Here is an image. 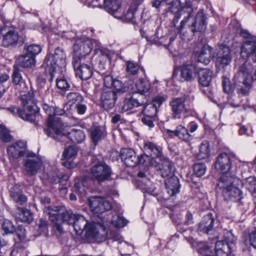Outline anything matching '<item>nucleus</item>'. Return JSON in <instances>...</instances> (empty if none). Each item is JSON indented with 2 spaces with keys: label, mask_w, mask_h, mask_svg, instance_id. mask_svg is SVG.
Returning a JSON list of instances; mask_svg holds the SVG:
<instances>
[{
  "label": "nucleus",
  "mask_w": 256,
  "mask_h": 256,
  "mask_svg": "<svg viewBox=\"0 0 256 256\" xmlns=\"http://www.w3.org/2000/svg\"><path fill=\"white\" fill-rule=\"evenodd\" d=\"M254 80H256V66L254 67L250 62H245L240 65L234 78L238 92L242 96L248 94Z\"/></svg>",
  "instance_id": "obj_1"
},
{
  "label": "nucleus",
  "mask_w": 256,
  "mask_h": 256,
  "mask_svg": "<svg viewBox=\"0 0 256 256\" xmlns=\"http://www.w3.org/2000/svg\"><path fill=\"white\" fill-rule=\"evenodd\" d=\"M50 218L54 224V228L59 234L63 232L62 222L68 224H74L78 214H74L70 210H66L64 208L58 206L50 207L48 209Z\"/></svg>",
  "instance_id": "obj_2"
},
{
  "label": "nucleus",
  "mask_w": 256,
  "mask_h": 256,
  "mask_svg": "<svg viewBox=\"0 0 256 256\" xmlns=\"http://www.w3.org/2000/svg\"><path fill=\"white\" fill-rule=\"evenodd\" d=\"M236 180V178L230 174L223 175L220 178L217 184L218 192H222L226 199L238 201L241 198V192L234 184Z\"/></svg>",
  "instance_id": "obj_3"
},
{
  "label": "nucleus",
  "mask_w": 256,
  "mask_h": 256,
  "mask_svg": "<svg viewBox=\"0 0 256 256\" xmlns=\"http://www.w3.org/2000/svg\"><path fill=\"white\" fill-rule=\"evenodd\" d=\"M66 58V56L63 50L58 48L56 49L54 54L46 56L42 66L52 78L56 66L60 67L65 66Z\"/></svg>",
  "instance_id": "obj_4"
},
{
  "label": "nucleus",
  "mask_w": 256,
  "mask_h": 256,
  "mask_svg": "<svg viewBox=\"0 0 256 256\" xmlns=\"http://www.w3.org/2000/svg\"><path fill=\"white\" fill-rule=\"evenodd\" d=\"M121 158L124 164L128 167H134L139 162L144 164L146 161L150 160V164L156 166L158 163L154 158H150L146 155H142L140 157L136 156L135 152L130 148H122L121 150Z\"/></svg>",
  "instance_id": "obj_5"
},
{
  "label": "nucleus",
  "mask_w": 256,
  "mask_h": 256,
  "mask_svg": "<svg viewBox=\"0 0 256 256\" xmlns=\"http://www.w3.org/2000/svg\"><path fill=\"white\" fill-rule=\"evenodd\" d=\"M42 109L48 116V128L45 129L46 134L54 138H60L62 135V133L59 130L60 124L56 122H54L52 116L54 113V107L50 106L46 104H42Z\"/></svg>",
  "instance_id": "obj_6"
},
{
  "label": "nucleus",
  "mask_w": 256,
  "mask_h": 256,
  "mask_svg": "<svg viewBox=\"0 0 256 256\" xmlns=\"http://www.w3.org/2000/svg\"><path fill=\"white\" fill-rule=\"evenodd\" d=\"M94 44H97L98 42L86 37L78 39L74 46L73 58H76V59L80 60V58L88 54L92 50Z\"/></svg>",
  "instance_id": "obj_7"
},
{
  "label": "nucleus",
  "mask_w": 256,
  "mask_h": 256,
  "mask_svg": "<svg viewBox=\"0 0 256 256\" xmlns=\"http://www.w3.org/2000/svg\"><path fill=\"white\" fill-rule=\"evenodd\" d=\"M90 172L94 179L102 182L108 179L111 174L110 167L102 161L94 162L90 168Z\"/></svg>",
  "instance_id": "obj_8"
},
{
  "label": "nucleus",
  "mask_w": 256,
  "mask_h": 256,
  "mask_svg": "<svg viewBox=\"0 0 256 256\" xmlns=\"http://www.w3.org/2000/svg\"><path fill=\"white\" fill-rule=\"evenodd\" d=\"M84 236L88 238H94L96 240H104L106 232L104 227L94 222H88L84 230Z\"/></svg>",
  "instance_id": "obj_9"
},
{
  "label": "nucleus",
  "mask_w": 256,
  "mask_h": 256,
  "mask_svg": "<svg viewBox=\"0 0 256 256\" xmlns=\"http://www.w3.org/2000/svg\"><path fill=\"white\" fill-rule=\"evenodd\" d=\"M42 166V162L38 156L33 153L28 154L24 160V170L28 175H36Z\"/></svg>",
  "instance_id": "obj_10"
},
{
  "label": "nucleus",
  "mask_w": 256,
  "mask_h": 256,
  "mask_svg": "<svg viewBox=\"0 0 256 256\" xmlns=\"http://www.w3.org/2000/svg\"><path fill=\"white\" fill-rule=\"evenodd\" d=\"M20 90L24 93L21 94L22 102L24 109L28 112H37L38 108L36 102L38 100H36L34 97V90L31 88L30 90L28 88H23Z\"/></svg>",
  "instance_id": "obj_11"
},
{
  "label": "nucleus",
  "mask_w": 256,
  "mask_h": 256,
  "mask_svg": "<svg viewBox=\"0 0 256 256\" xmlns=\"http://www.w3.org/2000/svg\"><path fill=\"white\" fill-rule=\"evenodd\" d=\"M186 100V96L176 98H174L170 102L172 116L174 118H181L182 116L188 112V108L184 104Z\"/></svg>",
  "instance_id": "obj_12"
},
{
  "label": "nucleus",
  "mask_w": 256,
  "mask_h": 256,
  "mask_svg": "<svg viewBox=\"0 0 256 256\" xmlns=\"http://www.w3.org/2000/svg\"><path fill=\"white\" fill-rule=\"evenodd\" d=\"M240 55L242 58H250L256 62V38L245 41L241 46Z\"/></svg>",
  "instance_id": "obj_13"
},
{
  "label": "nucleus",
  "mask_w": 256,
  "mask_h": 256,
  "mask_svg": "<svg viewBox=\"0 0 256 256\" xmlns=\"http://www.w3.org/2000/svg\"><path fill=\"white\" fill-rule=\"evenodd\" d=\"M118 96L112 88H104L100 99L102 106L106 110L112 108Z\"/></svg>",
  "instance_id": "obj_14"
},
{
  "label": "nucleus",
  "mask_w": 256,
  "mask_h": 256,
  "mask_svg": "<svg viewBox=\"0 0 256 256\" xmlns=\"http://www.w3.org/2000/svg\"><path fill=\"white\" fill-rule=\"evenodd\" d=\"M136 94H128L120 102L119 110L122 112L131 110L134 108L144 104V101H141L136 97Z\"/></svg>",
  "instance_id": "obj_15"
},
{
  "label": "nucleus",
  "mask_w": 256,
  "mask_h": 256,
  "mask_svg": "<svg viewBox=\"0 0 256 256\" xmlns=\"http://www.w3.org/2000/svg\"><path fill=\"white\" fill-rule=\"evenodd\" d=\"M92 210L95 214H101L110 210L112 204L108 200L100 198L92 197L89 201Z\"/></svg>",
  "instance_id": "obj_16"
},
{
  "label": "nucleus",
  "mask_w": 256,
  "mask_h": 256,
  "mask_svg": "<svg viewBox=\"0 0 256 256\" xmlns=\"http://www.w3.org/2000/svg\"><path fill=\"white\" fill-rule=\"evenodd\" d=\"M59 127V130L62 133V135L60 138H56L60 140H66L69 139L74 143H80L82 142L85 138L86 134L84 132L80 129L72 128L70 131L65 132L62 130Z\"/></svg>",
  "instance_id": "obj_17"
},
{
  "label": "nucleus",
  "mask_w": 256,
  "mask_h": 256,
  "mask_svg": "<svg viewBox=\"0 0 256 256\" xmlns=\"http://www.w3.org/2000/svg\"><path fill=\"white\" fill-rule=\"evenodd\" d=\"M234 156V154H231L226 152L220 154L215 162V168L222 172H228L231 167L232 158Z\"/></svg>",
  "instance_id": "obj_18"
},
{
  "label": "nucleus",
  "mask_w": 256,
  "mask_h": 256,
  "mask_svg": "<svg viewBox=\"0 0 256 256\" xmlns=\"http://www.w3.org/2000/svg\"><path fill=\"white\" fill-rule=\"evenodd\" d=\"M206 15L202 10L198 12L190 22L189 27L191 31L195 33L204 30L206 28Z\"/></svg>",
  "instance_id": "obj_19"
},
{
  "label": "nucleus",
  "mask_w": 256,
  "mask_h": 256,
  "mask_svg": "<svg viewBox=\"0 0 256 256\" xmlns=\"http://www.w3.org/2000/svg\"><path fill=\"white\" fill-rule=\"evenodd\" d=\"M26 150V142L22 140L18 141L7 148V152L10 159H17L20 157L23 156Z\"/></svg>",
  "instance_id": "obj_20"
},
{
  "label": "nucleus",
  "mask_w": 256,
  "mask_h": 256,
  "mask_svg": "<svg viewBox=\"0 0 256 256\" xmlns=\"http://www.w3.org/2000/svg\"><path fill=\"white\" fill-rule=\"evenodd\" d=\"M72 64L76 75L82 80H87L92 76V70L90 66L81 64L80 60L76 58H73Z\"/></svg>",
  "instance_id": "obj_21"
},
{
  "label": "nucleus",
  "mask_w": 256,
  "mask_h": 256,
  "mask_svg": "<svg viewBox=\"0 0 256 256\" xmlns=\"http://www.w3.org/2000/svg\"><path fill=\"white\" fill-rule=\"evenodd\" d=\"M198 72L196 66L192 64H186L180 67V78L182 81L192 82Z\"/></svg>",
  "instance_id": "obj_22"
},
{
  "label": "nucleus",
  "mask_w": 256,
  "mask_h": 256,
  "mask_svg": "<svg viewBox=\"0 0 256 256\" xmlns=\"http://www.w3.org/2000/svg\"><path fill=\"white\" fill-rule=\"evenodd\" d=\"M166 132L169 136H176L179 139L186 142H190L193 138V136L188 132V130L182 124L177 126L174 130H166Z\"/></svg>",
  "instance_id": "obj_23"
},
{
  "label": "nucleus",
  "mask_w": 256,
  "mask_h": 256,
  "mask_svg": "<svg viewBox=\"0 0 256 256\" xmlns=\"http://www.w3.org/2000/svg\"><path fill=\"white\" fill-rule=\"evenodd\" d=\"M232 59L230 48L225 46H220L216 58V64L224 68L230 64Z\"/></svg>",
  "instance_id": "obj_24"
},
{
  "label": "nucleus",
  "mask_w": 256,
  "mask_h": 256,
  "mask_svg": "<svg viewBox=\"0 0 256 256\" xmlns=\"http://www.w3.org/2000/svg\"><path fill=\"white\" fill-rule=\"evenodd\" d=\"M167 192L172 196L179 192L180 184L178 178L175 176H171L165 181Z\"/></svg>",
  "instance_id": "obj_25"
},
{
  "label": "nucleus",
  "mask_w": 256,
  "mask_h": 256,
  "mask_svg": "<svg viewBox=\"0 0 256 256\" xmlns=\"http://www.w3.org/2000/svg\"><path fill=\"white\" fill-rule=\"evenodd\" d=\"M198 72L199 84L204 87L209 86L212 78L213 72L208 68H200Z\"/></svg>",
  "instance_id": "obj_26"
},
{
  "label": "nucleus",
  "mask_w": 256,
  "mask_h": 256,
  "mask_svg": "<svg viewBox=\"0 0 256 256\" xmlns=\"http://www.w3.org/2000/svg\"><path fill=\"white\" fill-rule=\"evenodd\" d=\"M158 170L160 175L163 178H166L173 175L172 164L168 160L165 158L162 163L158 164Z\"/></svg>",
  "instance_id": "obj_27"
},
{
  "label": "nucleus",
  "mask_w": 256,
  "mask_h": 256,
  "mask_svg": "<svg viewBox=\"0 0 256 256\" xmlns=\"http://www.w3.org/2000/svg\"><path fill=\"white\" fill-rule=\"evenodd\" d=\"M214 222V219L212 214L209 213L203 218L202 220L199 224L198 228L200 231L208 234L212 230Z\"/></svg>",
  "instance_id": "obj_28"
},
{
  "label": "nucleus",
  "mask_w": 256,
  "mask_h": 256,
  "mask_svg": "<svg viewBox=\"0 0 256 256\" xmlns=\"http://www.w3.org/2000/svg\"><path fill=\"white\" fill-rule=\"evenodd\" d=\"M14 215L20 222L30 223L32 220V214L26 208H18Z\"/></svg>",
  "instance_id": "obj_29"
},
{
  "label": "nucleus",
  "mask_w": 256,
  "mask_h": 256,
  "mask_svg": "<svg viewBox=\"0 0 256 256\" xmlns=\"http://www.w3.org/2000/svg\"><path fill=\"white\" fill-rule=\"evenodd\" d=\"M18 38L17 32L10 30L4 36L2 44L5 47L13 46L17 43Z\"/></svg>",
  "instance_id": "obj_30"
},
{
  "label": "nucleus",
  "mask_w": 256,
  "mask_h": 256,
  "mask_svg": "<svg viewBox=\"0 0 256 256\" xmlns=\"http://www.w3.org/2000/svg\"><path fill=\"white\" fill-rule=\"evenodd\" d=\"M88 224V222L83 216L78 214L73 224L76 232L78 235H81L84 232Z\"/></svg>",
  "instance_id": "obj_31"
},
{
  "label": "nucleus",
  "mask_w": 256,
  "mask_h": 256,
  "mask_svg": "<svg viewBox=\"0 0 256 256\" xmlns=\"http://www.w3.org/2000/svg\"><path fill=\"white\" fill-rule=\"evenodd\" d=\"M35 58L26 54L21 56L16 60V64L22 68H30L35 64Z\"/></svg>",
  "instance_id": "obj_32"
},
{
  "label": "nucleus",
  "mask_w": 256,
  "mask_h": 256,
  "mask_svg": "<svg viewBox=\"0 0 256 256\" xmlns=\"http://www.w3.org/2000/svg\"><path fill=\"white\" fill-rule=\"evenodd\" d=\"M212 48L208 46H205L202 48L198 58V61L200 62L208 64L212 57Z\"/></svg>",
  "instance_id": "obj_33"
},
{
  "label": "nucleus",
  "mask_w": 256,
  "mask_h": 256,
  "mask_svg": "<svg viewBox=\"0 0 256 256\" xmlns=\"http://www.w3.org/2000/svg\"><path fill=\"white\" fill-rule=\"evenodd\" d=\"M210 150L209 142L208 141L202 142L200 146L198 158L200 160L206 159L210 156Z\"/></svg>",
  "instance_id": "obj_34"
},
{
  "label": "nucleus",
  "mask_w": 256,
  "mask_h": 256,
  "mask_svg": "<svg viewBox=\"0 0 256 256\" xmlns=\"http://www.w3.org/2000/svg\"><path fill=\"white\" fill-rule=\"evenodd\" d=\"M11 112L12 114H14L15 112V110H16V112L18 115V116L22 120L30 122H34L36 120V116L35 113L32 112H26L25 110H26L24 109V110L16 109L15 108H12Z\"/></svg>",
  "instance_id": "obj_35"
},
{
  "label": "nucleus",
  "mask_w": 256,
  "mask_h": 256,
  "mask_svg": "<svg viewBox=\"0 0 256 256\" xmlns=\"http://www.w3.org/2000/svg\"><path fill=\"white\" fill-rule=\"evenodd\" d=\"M136 87L138 92L142 94L149 91L150 88V84L146 79L140 78L136 83Z\"/></svg>",
  "instance_id": "obj_36"
},
{
  "label": "nucleus",
  "mask_w": 256,
  "mask_h": 256,
  "mask_svg": "<svg viewBox=\"0 0 256 256\" xmlns=\"http://www.w3.org/2000/svg\"><path fill=\"white\" fill-rule=\"evenodd\" d=\"M90 135L92 142L96 144L104 136V130L100 126H92L91 128Z\"/></svg>",
  "instance_id": "obj_37"
},
{
  "label": "nucleus",
  "mask_w": 256,
  "mask_h": 256,
  "mask_svg": "<svg viewBox=\"0 0 256 256\" xmlns=\"http://www.w3.org/2000/svg\"><path fill=\"white\" fill-rule=\"evenodd\" d=\"M18 188V186H14V188L10 190V196L16 202L22 204L23 203L26 202L27 198L20 192L16 190Z\"/></svg>",
  "instance_id": "obj_38"
},
{
  "label": "nucleus",
  "mask_w": 256,
  "mask_h": 256,
  "mask_svg": "<svg viewBox=\"0 0 256 256\" xmlns=\"http://www.w3.org/2000/svg\"><path fill=\"white\" fill-rule=\"evenodd\" d=\"M229 245L222 241L217 242L215 245V249L214 254H216L217 256H225L228 251L226 250L228 248Z\"/></svg>",
  "instance_id": "obj_39"
},
{
  "label": "nucleus",
  "mask_w": 256,
  "mask_h": 256,
  "mask_svg": "<svg viewBox=\"0 0 256 256\" xmlns=\"http://www.w3.org/2000/svg\"><path fill=\"white\" fill-rule=\"evenodd\" d=\"M198 251L202 256H214L212 246L204 242L198 244Z\"/></svg>",
  "instance_id": "obj_40"
},
{
  "label": "nucleus",
  "mask_w": 256,
  "mask_h": 256,
  "mask_svg": "<svg viewBox=\"0 0 256 256\" xmlns=\"http://www.w3.org/2000/svg\"><path fill=\"white\" fill-rule=\"evenodd\" d=\"M144 148L146 150L152 152L157 158L161 155V148L152 142L146 141L144 144Z\"/></svg>",
  "instance_id": "obj_41"
},
{
  "label": "nucleus",
  "mask_w": 256,
  "mask_h": 256,
  "mask_svg": "<svg viewBox=\"0 0 256 256\" xmlns=\"http://www.w3.org/2000/svg\"><path fill=\"white\" fill-rule=\"evenodd\" d=\"M97 54L99 58L100 64L103 66V64L106 62H110V52L106 49L97 50Z\"/></svg>",
  "instance_id": "obj_42"
},
{
  "label": "nucleus",
  "mask_w": 256,
  "mask_h": 256,
  "mask_svg": "<svg viewBox=\"0 0 256 256\" xmlns=\"http://www.w3.org/2000/svg\"><path fill=\"white\" fill-rule=\"evenodd\" d=\"M157 108L151 103L147 104L143 110V113L146 116L154 118L156 114Z\"/></svg>",
  "instance_id": "obj_43"
},
{
  "label": "nucleus",
  "mask_w": 256,
  "mask_h": 256,
  "mask_svg": "<svg viewBox=\"0 0 256 256\" xmlns=\"http://www.w3.org/2000/svg\"><path fill=\"white\" fill-rule=\"evenodd\" d=\"M140 69V66L136 63L132 61L127 62L126 71L128 75L134 76L136 74Z\"/></svg>",
  "instance_id": "obj_44"
},
{
  "label": "nucleus",
  "mask_w": 256,
  "mask_h": 256,
  "mask_svg": "<svg viewBox=\"0 0 256 256\" xmlns=\"http://www.w3.org/2000/svg\"><path fill=\"white\" fill-rule=\"evenodd\" d=\"M243 184L250 192H256V179L254 177L250 176L246 178Z\"/></svg>",
  "instance_id": "obj_45"
},
{
  "label": "nucleus",
  "mask_w": 256,
  "mask_h": 256,
  "mask_svg": "<svg viewBox=\"0 0 256 256\" xmlns=\"http://www.w3.org/2000/svg\"><path fill=\"white\" fill-rule=\"evenodd\" d=\"M67 98L72 104H76L82 102L84 100L83 97L78 93L70 92L67 96Z\"/></svg>",
  "instance_id": "obj_46"
},
{
  "label": "nucleus",
  "mask_w": 256,
  "mask_h": 256,
  "mask_svg": "<svg viewBox=\"0 0 256 256\" xmlns=\"http://www.w3.org/2000/svg\"><path fill=\"white\" fill-rule=\"evenodd\" d=\"M13 83L20 86H23V88L28 89L26 86L20 74L17 70H15L13 72Z\"/></svg>",
  "instance_id": "obj_47"
},
{
  "label": "nucleus",
  "mask_w": 256,
  "mask_h": 256,
  "mask_svg": "<svg viewBox=\"0 0 256 256\" xmlns=\"http://www.w3.org/2000/svg\"><path fill=\"white\" fill-rule=\"evenodd\" d=\"M111 223L116 227L122 228L126 224L127 222L123 217L116 215L112 216Z\"/></svg>",
  "instance_id": "obj_48"
},
{
  "label": "nucleus",
  "mask_w": 256,
  "mask_h": 256,
  "mask_svg": "<svg viewBox=\"0 0 256 256\" xmlns=\"http://www.w3.org/2000/svg\"><path fill=\"white\" fill-rule=\"evenodd\" d=\"M12 139V136L10 134V131L5 126L1 124V140L4 142H10Z\"/></svg>",
  "instance_id": "obj_49"
},
{
  "label": "nucleus",
  "mask_w": 256,
  "mask_h": 256,
  "mask_svg": "<svg viewBox=\"0 0 256 256\" xmlns=\"http://www.w3.org/2000/svg\"><path fill=\"white\" fill-rule=\"evenodd\" d=\"M2 228L4 234H12L15 230V228L12 222L8 220H4L2 224Z\"/></svg>",
  "instance_id": "obj_50"
},
{
  "label": "nucleus",
  "mask_w": 256,
  "mask_h": 256,
  "mask_svg": "<svg viewBox=\"0 0 256 256\" xmlns=\"http://www.w3.org/2000/svg\"><path fill=\"white\" fill-rule=\"evenodd\" d=\"M194 172L198 176H202L206 172V166L204 164L198 163L194 166Z\"/></svg>",
  "instance_id": "obj_51"
},
{
  "label": "nucleus",
  "mask_w": 256,
  "mask_h": 256,
  "mask_svg": "<svg viewBox=\"0 0 256 256\" xmlns=\"http://www.w3.org/2000/svg\"><path fill=\"white\" fill-rule=\"evenodd\" d=\"M56 85L58 88L64 90H67L70 87V84L64 77L56 79Z\"/></svg>",
  "instance_id": "obj_52"
},
{
  "label": "nucleus",
  "mask_w": 256,
  "mask_h": 256,
  "mask_svg": "<svg viewBox=\"0 0 256 256\" xmlns=\"http://www.w3.org/2000/svg\"><path fill=\"white\" fill-rule=\"evenodd\" d=\"M72 188L74 191L78 192L81 196L85 195L86 188L82 181L75 182Z\"/></svg>",
  "instance_id": "obj_53"
},
{
  "label": "nucleus",
  "mask_w": 256,
  "mask_h": 256,
  "mask_svg": "<svg viewBox=\"0 0 256 256\" xmlns=\"http://www.w3.org/2000/svg\"><path fill=\"white\" fill-rule=\"evenodd\" d=\"M16 237L14 239L16 241L24 242L26 239L25 229L22 226L18 227L16 232Z\"/></svg>",
  "instance_id": "obj_54"
},
{
  "label": "nucleus",
  "mask_w": 256,
  "mask_h": 256,
  "mask_svg": "<svg viewBox=\"0 0 256 256\" xmlns=\"http://www.w3.org/2000/svg\"><path fill=\"white\" fill-rule=\"evenodd\" d=\"M27 50L28 54H30L35 58V56L40 52L42 48L38 45L32 44L27 48Z\"/></svg>",
  "instance_id": "obj_55"
},
{
  "label": "nucleus",
  "mask_w": 256,
  "mask_h": 256,
  "mask_svg": "<svg viewBox=\"0 0 256 256\" xmlns=\"http://www.w3.org/2000/svg\"><path fill=\"white\" fill-rule=\"evenodd\" d=\"M77 154V149L74 146H70L65 149L62 156L65 158H70Z\"/></svg>",
  "instance_id": "obj_56"
},
{
  "label": "nucleus",
  "mask_w": 256,
  "mask_h": 256,
  "mask_svg": "<svg viewBox=\"0 0 256 256\" xmlns=\"http://www.w3.org/2000/svg\"><path fill=\"white\" fill-rule=\"evenodd\" d=\"M112 88L116 92L117 95L119 96V94L121 92H124L126 90V88L124 86L122 83L118 80H114Z\"/></svg>",
  "instance_id": "obj_57"
},
{
  "label": "nucleus",
  "mask_w": 256,
  "mask_h": 256,
  "mask_svg": "<svg viewBox=\"0 0 256 256\" xmlns=\"http://www.w3.org/2000/svg\"><path fill=\"white\" fill-rule=\"evenodd\" d=\"M102 74L104 75V88H112V85L114 81L112 76L108 74H105V73L102 72Z\"/></svg>",
  "instance_id": "obj_58"
},
{
  "label": "nucleus",
  "mask_w": 256,
  "mask_h": 256,
  "mask_svg": "<svg viewBox=\"0 0 256 256\" xmlns=\"http://www.w3.org/2000/svg\"><path fill=\"white\" fill-rule=\"evenodd\" d=\"M110 0H104V4L106 8L108 9L109 11L108 12L110 13H111L112 14H114L115 12H116L118 9L120 7V4L118 2H114V6L113 4H112L111 6L110 4Z\"/></svg>",
  "instance_id": "obj_59"
},
{
  "label": "nucleus",
  "mask_w": 256,
  "mask_h": 256,
  "mask_svg": "<svg viewBox=\"0 0 256 256\" xmlns=\"http://www.w3.org/2000/svg\"><path fill=\"white\" fill-rule=\"evenodd\" d=\"M138 6H132L125 14V17L128 21L132 20L134 18L135 12L137 10Z\"/></svg>",
  "instance_id": "obj_60"
},
{
  "label": "nucleus",
  "mask_w": 256,
  "mask_h": 256,
  "mask_svg": "<svg viewBox=\"0 0 256 256\" xmlns=\"http://www.w3.org/2000/svg\"><path fill=\"white\" fill-rule=\"evenodd\" d=\"M222 84L224 90L226 93L228 94L232 92V86L230 84V80L228 78L223 77Z\"/></svg>",
  "instance_id": "obj_61"
},
{
  "label": "nucleus",
  "mask_w": 256,
  "mask_h": 256,
  "mask_svg": "<svg viewBox=\"0 0 256 256\" xmlns=\"http://www.w3.org/2000/svg\"><path fill=\"white\" fill-rule=\"evenodd\" d=\"M166 99V98L164 96H158L154 98L151 104L155 105L156 107L158 108Z\"/></svg>",
  "instance_id": "obj_62"
},
{
  "label": "nucleus",
  "mask_w": 256,
  "mask_h": 256,
  "mask_svg": "<svg viewBox=\"0 0 256 256\" xmlns=\"http://www.w3.org/2000/svg\"><path fill=\"white\" fill-rule=\"evenodd\" d=\"M38 226L40 230V233L47 232V222L46 220L40 219L38 223Z\"/></svg>",
  "instance_id": "obj_63"
},
{
  "label": "nucleus",
  "mask_w": 256,
  "mask_h": 256,
  "mask_svg": "<svg viewBox=\"0 0 256 256\" xmlns=\"http://www.w3.org/2000/svg\"><path fill=\"white\" fill-rule=\"evenodd\" d=\"M249 241L250 245L256 248V230L250 234Z\"/></svg>",
  "instance_id": "obj_64"
}]
</instances>
